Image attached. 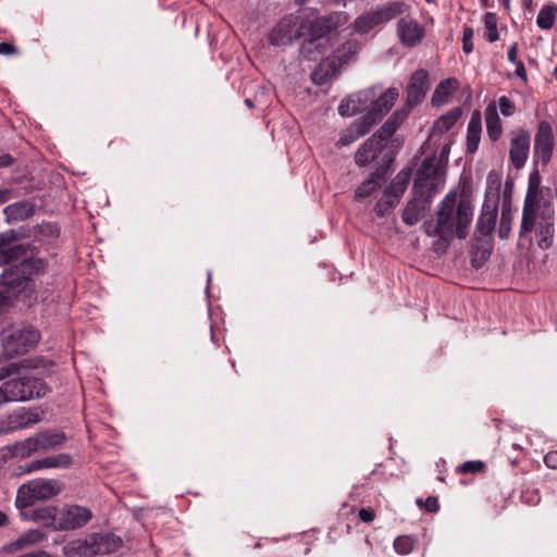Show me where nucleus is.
Instances as JSON below:
<instances>
[{"label": "nucleus", "instance_id": "obj_1", "mask_svg": "<svg viewBox=\"0 0 557 557\" xmlns=\"http://www.w3.org/2000/svg\"><path fill=\"white\" fill-rule=\"evenodd\" d=\"M472 215L471 202L466 199L458 200L457 194L450 191L440 202L436 219L425 221L423 228L428 236L438 237L434 245L445 251L455 236L465 239L469 235Z\"/></svg>", "mask_w": 557, "mask_h": 557}, {"label": "nucleus", "instance_id": "obj_2", "mask_svg": "<svg viewBox=\"0 0 557 557\" xmlns=\"http://www.w3.org/2000/svg\"><path fill=\"white\" fill-rule=\"evenodd\" d=\"M407 117L405 110L395 111L381 128L369 137L356 151L355 162L359 166L375 165L376 176H385L394 162L395 153L389 148L393 135Z\"/></svg>", "mask_w": 557, "mask_h": 557}, {"label": "nucleus", "instance_id": "obj_3", "mask_svg": "<svg viewBox=\"0 0 557 557\" xmlns=\"http://www.w3.org/2000/svg\"><path fill=\"white\" fill-rule=\"evenodd\" d=\"M498 206L497 202L485 201L482 206L481 214L476 221L473 234V246L471 263L474 268H480L491 256L493 232L496 226Z\"/></svg>", "mask_w": 557, "mask_h": 557}, {"label": "nucleus", "instance_id": "obj_4", "mask_svg": "<svg viewBox=\"0 0 557 557\" xmlns=\"http://www.w3.org/2000/svg\"><path fill=\"white\" fill-rule=\"evenodd\" d=\"M408 9L409 5L404 1H388L376 5L355 20L354 30L360 35L368 34L373 28L403 15Z\"/></svg>", "mask_w": 557, "mask_h": 557}, {"label": "nucleus", "instance_id": "obj_5", "mask_svg": "<svg viewBox=\"0 0 557 557\" xmlns=\"http://www.w3.org/2000/svg\"><path fill=\"white\" fill-rule=\"evenodd\" d=\"M39 339L30 326L12 327L0 335V362L26 354Z\"/></svg>", "mask_w": 557, "mask_h": 557}, {"label": "nucleus", "instance_id": "obj_6", "mask_svg": "<svg viewBox=\"0 0 557 557\" xmlns=\"http://www.w3.org/2000/svg\"><path fill=\"white\" fill-rule=\"evenodd\" d=\"M0 386L8 403L28 401L47 393V386L41 379L27 374L10 377Z\"/></svg>", "mask_w": 557, "mask_h": 557}, {"label": "nucleus", "instance_id": "obj_7", "mask_svg": "<svg viewBox=\"0 0 557 557\" xmlns=\"http://www.w3.org/2000/svg\"><path fill=\"white\" fill-rule=\"evenodd\" d=\"M63 485L58 480H32L17 490L15 504L20 509L32 507L37 500L52 498L61 493Z\"/></svg>", "mask_w": 557, "mask_h": 557}, {"label": "nucleus", "instance_id": "obj_8", "mask_svg": "<svg viewBox=\"0 0 557 557\" xmlns=\"http://www.w3.org/2000/svg\"><path fill=\"white\" fill-rule=\"evenodd\" d=\"M357 41L348 40L344 42L333 54L331 59L323 62L320 67L312 73V81L319 85L325 84L338 70L347 64L358 52Z\"/></svg>", "mask_w": 557, "mask_h": 557}, {"label": "nucleus", "instance_id": "obj_9", "mask_svg": "<svg viewBox=\"0 0 557 557\" xmlns=\"http://www.w3.org/2000/svg\"><path fill=\"white\" fill-rule=\"evenodd\" d=\"M443 166L436 156L425 158L417 170L413 189L420 197L431 198L441 183Z\"/></svg>", "mask_w": 557, "mask_h": 557}, {"label": "nucleus", "instance_id": "obj_10", "mask_svg": "<svg viewBox=\"0 0 557 557\" xmlns=\"http://www.w3.org/2000/svg\"><path fill=\"white\" fill-rule=\"evenodd\" d=\"M0 310L12 299L17 298L30 280L21 262L7 269L0 277Z\"/></svg>", "mask_w": 557, "mask_h": 557}, {"label": "nucleus", "instance_id": "obj_11", "mask_svg": "<svg viewBox=\"0 0 557 557\" xmlns=\"http://www.w3.org/2000/svg\"><path fill=\"white\" fill-rule=\"evenodd\" d=\"M37 248L29 243H17L14 231L0 233V263L24 262Z\"/></svg>", "mask_w": 557, "mask_h": 557}, {"label": "nucleus", "instance_id": "obj_12", "mask_svg": "<svg viewBox=\"0 0 557 557\" xmlns=\"http://www.w3.org/2000/svg\"><path fill=\"white\" fill-rule=\"evenodd\" d=\"M305 21L297 15L283 17L270 34V42L273 46L288 45L305 35Z\"/></svg>", "mask_w": 557, "mask_h": 557}, {"label": "nucleus", "instance_id": "obj_13", "mask_svg": "<svg viewBox=\"0 0 557 557\" xmlns=\"http://www.w3.org/2000/svg\"><path fill=\"white\" fill-rule=\"evenodd\" d=\"M376 123L377 117L374 115V113H366L361 117L355 120L341 134L336 146L342 148L357 141L359 138L368 134Z\"/></svg>", "mask_w": 557, "mask_h": 557}, {"label": "nucleus", "instance_id": "obj_14", "mask_svg": "<svg viewBox=\"0 0 557 557\" xmlns=\"http://www.w3.org/2000/svg\"><path fill=\"white\" fill-rule=\"evenodd\" d=\"M91 511L82 506H66L59 512L58 529L75 530L84 527L91 519Z\"/></svg>", "mask_w": 557, "mask_h": 557}, {"label": "nucleus", "instance_id": "obj_15", "mask_svg": "<svg viewBox=\"0 0 557 557\" xmlns=\"http://www.w3.org/2000/svg\"><path fill=\"white\" fill-rule=\"evenodd\" d=\"M554 151V135L548 122L542 121L539 124L534 139V152L543 164H547Z\"/></svg>", "mask_w": 557, "mask_h": 557}, {"label": "nucleus", "instance_id": "obj_16", "mask_svg": "<svg viewBox=\"0 0 557 557\" xmlns=\"http://www.w3.org/2000/svg\"><path fill=\"white\" fill-rule=\"evenodd\" d=\"M429 90V73L424 69L414 71L407 86L406 102L409 107H416L425 98Z\"/></svg>", "mask_w": 557, "mask_h": 557}, {"label": "nucleus", "instance_id": "obj_17", "mask_svg": "<svg viewBox=\"0 0 557 557\" xmlns=\"http://www.w3.org/2000/svg\"><path fill=\"white\" fill-rule=\"evenodd\" d=\"M374 89L361 90L343 99L338 106V113L342 116H352L363 110H367L370 102L375 98Z\"/></svg>", "mask_w": 557, "mask_h": 557}, {"label": "nucleus", "instance_id": "obj_18", "mask_svg": "<svg viewBox=\"0 0 557 557\" xmlns=\"http://www.w3.org/2000/svg\"><path fill=\"white\" fill-rule=\"evenodd\" d=\"M397 33L400 42L406 47H416L424 38V28L417 21L403 17L397 22Z\"/></svg>", "mask_w": 557, "mask_h": 557}, {"label": "nucleus", "instance_id": "obj_19", "mask_svg": "<svg viewBox=\"0 0 557 557\" xmlns=\"http://www.w3.org/2000/svg\"><path fill=\"white\" fill-rule=\"evenodd\" d=\"M530 149V135L524 129H519L511 138L509 159L516 169L524 166Z\"/></svg>", "mask_w": 557, "mask_h": 557}, {"label": "nucleus", "instance_id": "obj_20", "mask_svg": "<svg viewBox=\"0 0 557 557\" xmlns=\"http://www.w3.org/2000/svg\"><path fill=\"white\" fill-rule=\"evenodd\" d=\"M92 556L108 555L116 552L122 546L120 536L112 533L92 534L89 536Z\"/></svg>", "mask_w": 557, "mask_h": 557}, {"label": "nucleus", "instance_id": "obj_21", "mask_svg": "<svg viewBox=\"0 0 557 557\" xmlns=\"http://www.w3.org/2000/svg\"><path fill=\"white\" fill-rule=\"evenodd\" d=\"M461 116V110L459 108H455L440 116L433 124L431 134L429 136L428 141L424 143L422 148H424L431 140H434L437 136H443L446 134L459 120Z\"/></svg>", "mask_w": 557, "mask_h": 557}, {"label": "nucleus", "instance_id": "obj_22", "mask_svg": "<svg viewBox=\"0 0 557 557\" xmlns=\"http://www.w3.org/2000/svg\"><path fill=\"white\" fill-rule=\"evenodd\" d=\"M73 462L71 455L69 454H58L54 456L45 457L38 460L32 461L27 468L26 472H33L40 469L48 468H69Z\"/></svg>", "mask_w": 557, "mask_h": 557}, {"label": "nucleus", "instance_id": "obj_23", "mask_svg": "<svg viewBox=\"0 0 557 557\" xmlns=\"http://www.w3.org/2000/svg\"><path fill=\"white\" fill-rule=\"evenodd\" d=\"M398 96L399 92L397 88H388L377 99H373L370 102V104H372V108L367 113H374L379 122L382 119V116L386 112H388L389 109L394 106Z\"/></svg>", "mask_w": 557, "mask_h": 557}, {"label": "nucleus", "instance_id": "obj_24", "mask_svg": "<svg viewBox=\"0 0 557 557\" xmlns=\"http://www.w3.org/2000/svg\"><path fill=\"white\" fill-rule=\"evenodd\" d=\"M481 133H482V121H481V114L479 111H474L471 115V119L468 123L467 127V138H466V146H467V152L468 153H474L478 148L481 140Z\"/></svg>", "mask_w": 557, "mask_h": 557}, {"label": "nucleus", "instance_id": "obj_25", "mask_svg": "<svg viewBox=\"0 0 557 557\" xmlns=\"http://www.w3.org/2000/svg\"><path fill=\"white\" fill-rule=\"evenodd\" d=\"M484 113L487 136L492 141H496L500 138L503 133V124L497 112L496 103L494 101L490 102Z\"/></svg>", "mask_w": 557, "mask_h": 557}, {"label": "nucleus", "instance_id": "obj_26", "mask_svg": "<svg viewBox=\"0 0 557 557\" xmlns=\"http://www.w3.org/2000/svg\"><path fill=\"white\" fill-rule=\"evenodd\" d=\"M29 518L46 527L58 529L59 512L54 506H40L32 509Z\"/></svg>", "mask_w": 557, "mask_h": 557}, {"label": "nucleus", "instance_id": "obj_27", "mask_svg": "<svg viewBox=\"0 0 557 557\" xmlns=\"http://www.w3.org/2000/svg\"><path fill=\"white\" fill-rule=\"evenodd\" d=\"M412 170L411 168L403 169L396 177L392 181L389 186L385 189L386 193L392 198L397 199L399 202L400 197L406 191L407 186L411 180Z\"/></svg>", "mask_w": 557, "mask_h": 557}, {"label": "nucleus", "instance_id": "obj_28", "mask_svg": "<svg viewBox=\"0 0 557 557\" xmlns=\"http://www.w3.org/2000/svg\"><path fill=\"white\" fill-rule=\"evenodd\" d=\"M29 280L32 281L35 276L44 275L49 270V261L45 258L37 256V250L32 252V257H28L24 262H21Z\"/></svg>", "mask_w": 557, "mask_h": 557}, {"label": "nucleus", "instance_id": "obj_29", "mask_svg": "<svg viewBox=\"0 0 557 557\" xmlns=\"http://www.w3.org/2000/svg\"><path fill=\"white\" fill-rule=\"evenodd\" d=\"M536 223V207L535 205L527 197L523 210H522V220L520 225V237H524L527 234L531 233L535 228Z\"/></svg>", "mask_w": 557, "mask_h": 557}, {"label": "nucleus", "instance_id": "obj_30", "mask_svg": "<svg viewBox=\"0 0 557 557\" xmlns=\"http://www.w3.org/2000/svg\"><path fill=\"white\" fill-rule=\"evenodd\" d=\"M457 87L458 81L456 78L441 81L433 92L432 102L437 106L446 103Z\"/></svg>", "mask_w": 557, "mask_h": 557}, {"label": "nucleus", "instance_id": "obj_31", "mask_svg": "<svg viewBox=\"0 0 557 557\" xmlns=\"http://www.w3.org/2000/svg\"><path fill=\"white\" fill-rule=\"evenodd\" d=\"M536 234H537V245L542 249H547L552 246L554 240V234H555V226L554 222L550 218L543 219L537 227H536Z\"/></svg>", "mask_w": 557, "mask_h": 557}, {"label": "nucleus", "instance_id": "obj_32", "mask_svg": "<svg viewBox=\"0 0 557 557\" xmlns=\"http://www.w3.org/2000/svg\"><path fill=\"white\" fill-rule=\"evenodd\" d=\"M34 212V205L28 201L15 202L4 209L8 219L13 221H24L30 218Z\"/></svg>", "mask_w": 557, "mask_h": 557}, {"label": "nucleus", "instance_id": "obj_33", "mask_svg": "<svg viewBox=\"0 0 557 557\" xmlns=\"http://www.w3.org/2000/svg\"><path fill=\"white\" fill-rule=\"evenodd\" d=\"M64 555L69 557L77 556V557H90L92 556L91 546L89 543V536L82 540L77 539L69 542L63 546Z\"/></svg>", "mask_w": 557, "mask_h": 557}, {"label": "nucleus", "instance_id": "obj_34", "mask_svg": "<svg viewBox=\"0 0 557 557\" xmlns=\"http://www.w3.org/2000/svg\"><path fill=\"white\" fill-rule=\"evenodd\" d=\"M18 430L28 429L40 421V416L35 409L18 408L13 411Z\"/></svg>", "mask_w": 557, "mask_h": 557}, {"label": "nucleus", "instance_id": "obj_35", "mask_svg": "<svg viewBox=\"0 0 557 557\" xmlns=\"http://www.w3.org/2000/svg\"><path fill=\"white\" fill-rule=\"evenodd\" d=\"M557 5L547 3L542 7L536 17V25L541 29H550L556 21Z\"/></svg>", "mask_w": 557, "mask_h": 557}, {"label": "nucleus", "instance_id": "obj_36", "mask_svg": "<svg viewBox=\"0 0 557 557\" xmlns=\"http://www.w3.org/2000/svg\"><path fill=\"white\" fill-rule=\"evenodd\" d=\"M41 450H48L63 445L66 436L62 432L46 431L38 433Z\"/></svg>", "mask_w": 557, "mask_h": 557}, {"label": "nucleus", "instance_id": "obj_37", "mask_svg": "<svg viewBox=\"0 0 557 557\" xmlns=\"http://www.w3.org/2000/svg\"><path fill=\"white\" fill-rule=\"evenodd\" d=\"M384 176H376V171L371 173L370 177L366 180L355 191V198L363 199L369 197L373 191L380 187V181Z\"/></svg>", "mask_w": 557, "mask_h": 557}, {"label": "nucleus", "instance_id": "obj_38", "mask_svg": "<svg viewBox=\"0 0 557 557\" xmlns=\"http://www.w3.org/2000/svg\"><path fill=\"white\" fill-rule=\"evenodd\" d=\"M513 221V212L510 205L504 203L502 207V215L498 227V236L502 239H507L511 232V224Z\"/></svg>", "mask_w": 557, "mask_h": 557}, {"label": "nucleus", "instance_id": "obj_39", "mask_svg": "<svg viewBox=\"0 0 557 557\" xmlns=\"http://www.w3.org/2000/svg\"><path fill=\"white\" fill-rule=\"evenodd\" d=\"M44 537L45 534L40 530H29L23 533L11 546L15 549L23 548L27 545L39 543Z\"/></svg>", "mask_w": 557, "mask_h": 557}, {"label": "nucleus", "instance_id": "obj_40", "mask_svg": "<svg viewBox=\"0 0 557 557\" xmlns=\"http://www.w3.org/2000/svg\"><path fill=\"white\" fill-rule=\"evenodd\" d=\"M16 450L22 457H28L35 453L41 451L38 434L28 437L16 445Z\"/></svg>", "mask_w": 557, "mask_h": 557}, {"label": "nucleus", "instance_id": "obj_41", "mask_svg": "<svg viewBox=\"0 0 557 557\" xmlns=\"http://www.w3.org/2000/svg\"><path fill=\"white\" fill-rule=\"evenodd\" d=\"M417 544V540L411 535H399L394 540V549L399 555L410 554Z\"/></svg>", "mask_w": 557, "mask_h": 557}, {"label": "nucleus", "instance_id": "obj_42", "mask_svg": "<svg viewBox=\"0 0 557 557\" xmlns=\"http://www.w3.org/2000/svg\"><path fill=\"white\" fill-rule=\"evenodd\" d=\"M421 211L418 201H409L403 212V221L407 225H414L421 219Z\"/></svg>", "mask_w": 557, "mask_h": 557}, {"label": "nucleus", "instance_id": "obj_43", "mask_svg": "<svg viewBox=\"0 0 557 557\" xmlns=\"http://www.w3.org/2000/svg\"><path fill=\"white\" fill-rule=\"evenodd\" d=\"M398 203L397 199L392 198L386 193H384L383 198H381L375 207L374 212L377 216L383 218L392 212V210L396 207Z\"/></svg>", "mask_w": 557, "mask_h": 557}, {"label": "nucleus", "instance_id": "obj_44", "mask_svg": "<svg viewBox=\"0 0 557 557\" xmlns=\"http://www.w3.org/2000/svg\"><path fill=\"white\" fill-rule=\"evenodd\" d=\"M60 235V228L55 223L44 222L36 227V236L40 239H54Z\"/></svg>", "mask_w": 557, "mask_h": 557}, {"label": "nucleus", "instance_id": "obj_45", "mask_svg": "<svg viewBox=\"0 0 557 557\" xmlns=\"http://www.w3.org/2000/svg\"><path fill=\"white\" fill-rule=\"evenodd\" d=\"M484 26L486 29V39L490 42H495L498 37V30H497V17L495 13L487 12L484 15Z\"/></svg>", "mask_w": 557, "mask_h": 557}, {"label": "nucleus", "instance_id": "obj_46", "mask_svg": "<svg viewBox=\"0 0 557 557\" xmlns=\"http://www.w3.org/2000/svg\"><path fill=\"white\" fill-rule=\"evenodd\" d=\"M486 466L483 461L480 460H471L466 461L461 466H459L458 471L460 473H480L485 470Z\"/></svg>", "mask_w": 557, "mask_h": 557}, {"label": "nucleus", "instance_id": "obj_47", "mask_svg": "<svg viewBox=\"0 0 557 557\" xmlns=\"http://www.w3.org/2000/svg\"><path fill=\"white\" fill-rule=\"evenodd\" d=\"M473 36L474 32L472 27L466 26L462 32V50L469 54L473 51Z\"/></svg>", "mask_w": 557, "mask_h": 557}, {"label": "nucleus", "instance_id": "obj_48", "mask_svg": "<svg viewBox=\"0 0 557 557\" xmlns=\"http://www.w3.org/2000/svg\"><path fill=\"white\" fill-rule=\"evenodd\" d=\"M498 104L504 116H511L516 111L515 103L507 96L499 97Z\"/></svg>", "mask_w": 557, "mask_h": 557}, {"label": "nucleus", "instance_id": "obj_49", "mask_svg": "<svg viewBox=\"0 0 557 557\" xmlns=\"http://www.w3.org/2000/svg\"><path fill=\"white\" fill-rule=\"evenodd\" d=\"M450 145L451 140H448L443 144L440 156L436 157V162H441L442 166L444 168L448 161L449 152H450Z\"/></svg>", "mask_w": 557, "mask_h": 557}, {"label": "nucleus", "instance_id": "obj_50", "mask_svg": "<svg viewBox=\"0 0 557 557\" xmlns=\"http://www.w3.org/2000/svg\"><path fill=\"white\" fill-rule=\"evenodd\" d=\"M18 363L12 362L5 368H0V381L11 377L13 374H15L18 371Z\"/></svg>", "mask_w": 557, "mask_h": 557}, {"label": "nucleus", "instance_id": "obj_51", "mask_svg": "<svg viewBox=\"0 0 557 557\" xmlns=\"http://www.w3.org/2000/svg\"><path fill=\"white\" fill-rule=\"evenodd\" d=\"M18 363L12 362L5 368H0V381L11 377L13 374H15L18 371Z\"/></svg>", "mask_w": 557, "mask_h": 557}, {"label": "nucleus", "instance_id": "obj_52", "mask_svg": "<svg viewBox=\"0 0 557 557\" xmlns=\"http://www.w3.org/2000/svg\"><path fill=\"white\" fill-rule=\"evenodd\" d=\"M423 508L428 512H436L440 509L438 499L435 496H429L423 503Z\"/></svg>", "mask_w": 557, "mask_h": 557}, {"label": "nucleus", "instance_id": "obj_53", "mask_svg": "<svg viewBox=\"0 0 557 557\" xmlns=\"http://www.w3.org/2000/svg\"><path fill=\"white\" fill-rule=\"evenodd\" d=\"M358 516H359V519L362 521V522H372L375 518V512L372 508L368 507V508H361L358 512Z\"/></svg>", "mask_w": 557, "mask_h": 557}, {"label": "nucleus", "instance_id": "obj_54", "mask_svg": "<svg viewBox=\"0 0 557 557\" xmlns=\"http://www.w3.org/2000/svg\"><path fill=\"white\" fill-rule=\"evenodd\" d=\"M544 462L548 468L557 469V450L547 453L544 457Z\"/></svg>", "mask_w": 557, "mask_h": 557}, {"label": "nucleus", "instance_id": "obj_55", "mask_svg": "<svg viewBox=\"0 0 557 557\" xmlns=\"http://www.w3.org/2000/svg\"><path fill=\"white\" fill-rule=\"evenodd\" d=\"M17 53V48L10 42H0V54L12 55Z\"/></svg>", "mask_w": 557, "mask_h": 557}, {"label": "nucleus", "instance_id": "obj_56", "mask_svg": "<svg viewBox=\"0 0 557 557\" xmlns=\"http://www.w3.org/2000/svg\"><path fill=\"white\" fill-rule=\"evenodd\" d=\"M322 29L320 23L317 21V23L312 24L311 26V39L308 41L307 45H313L315 39L323 36V32H320Z\"/></svg>", "mask_w": 557, "mask_h": 557}, {"label": "nucleus", "instance_id": "obj_57", "mask_svg": "<svg viewBox=\"0 0 557 557\" xmlns=\"http://www.w3.org/2000/svg\"><path fill=\"white\" fill-rule=\"evenodd\" d=\"M508 60L516 64L518 62H521V60L518 59V44L515 42L513 45H511L508 49Z\"/></svg>", "mask_w": 557, "mask_h": 557}, {"label": "nucleus", "instance_id": "obj_58", "mask_svg": "<svg viewBox=\"0 0 557 557\" xmlns=\"http://www.w3.org/2000/svg\"><path fill=\"white\" fill-rule=\"evenodd\" d=\"M5 417L10 433L18 431V426L16 424V419L13 411L11 413L5 414Z\"/></svg>", "mask_w": 557, "mask_h": 557}, {"label": "nucleus", "instance_id": "obj_59", "mask_svg": "<svg viewBox=\"0 0 557 557\" xmlns=\"http://www.w3.org/2000/svg\"><path fill=\"white\" fill-rule=\"evenodd\" d=\"M516 65V75L521 78L524 83L527 82V71L523 62H518Z\"/></svg>", "mask_w": 557, "mask_h": 557}, {"label": "nucleus", "instance_id": "obj_60", "mask_svg": "<svg viewBox=\"0 0 557 557\" xmlns=\"http://www.w3.org/2000/svg\"><path fill=\"white\" fill-rule=\"evenodd\" d=\"M14 162V159L9 153L0 154V168H8L12 165Z\"/></svg>", "mask_w": 557, "mask_h": 557}, {"label": "nucleus", "instance_id": "obj_61", "mask_svg": "<svg viewBox=\"0 0 557 557\" xmlns=\"http://www.w3.org/2000/svg\"><path fill=\"white\" fill-rule=\"evenodd\" d=\"M10 434L5 414L0 416V436Z\"/></svg>", "mask_w": 557, "mask_h": 557}, {"label": "nucleus", "instance_id": "obj_62", "mask_svg": "<svg viewBox=\"0 0 557 557\" xmlns=\"http://www.w3.org/2000/svg\"><path fill=\"white\" fill-rule=\"evenodd\" d=\"M10 199V191L4 189L0 190V203H4Z\"/></svg>", "mask_w": 557, "mask_h": 557}, {"label": "nucleus", "instance_id": "obj_63", "mask_svg": "<svg viewBox=\"0 0 557 557\" xmlns=\"http://www.w3.org/2000/svg\"><path fill=\"white\" fill-rule=\"evenodd\" d=\"M7 515L0 510V527L7 523Z\"/></svg>", "mask_w": 557, "mask_h": 557}, {"label": "nucleus", "instance_id": "obj_64", "mask_svg": "<svg viewBox=\"0 0 557 557\" xmlns=\"http://www.w3.org/2000/svg\"><path fill=\"white\" fill-rule=\"evenodd\" d=\"M553 74H554V77L557 79V65L555 66Z\"/></svg>", "mask_w": 557, "mask_h": 557}]
</instances>
